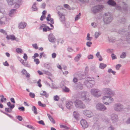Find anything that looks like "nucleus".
I'll use <instances>...</instances> for the list:
<instances>
[{"mask_svg": "<svg viewBox=\"0 0 130 130\" xmlns=\"http://www.w3.org/2000/svg\"><path fill=\"white\" fill-rule=\"evenodd\" d=\"M60 126L61 128H63L65 129H68V127L66 125H60Z\"/></svg>", "mask_w": 130, "mask_h": 130, "instance_id": "nucleus-55", "label": "nucleus"}, {"mask_svg": "<svg viewBox=\"0 0 130 130\" xmlns=\"http://www.w3.org/2000/svg\"><path fill=\"white\" fill-rule=\"evenodd\" d=\"M15 4L14 8L16 9L19 8L22 5V0H13Z\"/></svg>", "mask_w": 130, "mask_h": 130, "instance_id": "nucleus-14", "label": "nucleus"}, {"mask_svg": "<svg viewBox=\"0 0 130 130\" xmlns=\"http://www.w3.org/2000/svg\"><path fill=\"white\" fill-rule=\"evenodd\" d=\"M113 108L114 110L116 111H121L124 109L123 105L120 103L115 104L113 106Z\"/></svg>", "mask_w": 130, "mask_h": 130, "instance_id": "nucleus-3", "label": "nucleus"}, {"mask_svg": "<svg viewBox=\"0 0 130 130\" xmlns=\"http://www.w3.org/2000/svg\"><path fill=\"white\" fill-rule=\"evenodd\" d=\"M83 113L85 115L88 117H91L93 116L92 112L89 110H84L83 111Z\"/></svg>", "mask_w": 130, "mask_h": 130, "instance_id": "nucleus-12", "label": "nucleus"}, {"mask_svg": "<svg viewBox=\"0 0 130 130\" xmlns=\"http://www.w3.org/2000/svg\"><path fill=\"white\" fill-rule=\"evenodd\" d=\"M0 32L2 33L5 35H7V32H6V31L5 30L3 29H0Z\"/></svg>", "mask_w": 130, "mask_h": 130, "instance_id": "nucleus-49", "label": "nucleus"}, {"mask_svg": "<svg viewBox=\"0 0 130 130\" xmlns=\"http://www.w3.org/2000/svg\"><path fill=\"white\" fill-rule=\"evenodd\" d=\"M103 21L105 24H107L110 22L112 20V17L109 13H105L104 14Z\"/></svg>", "mask_w": 130, "mask_h": 130, "instance_id": "nucleus-5", "label": "nucleus"}, {"mask_svg": "<svg viewBox=\"0 0 130 130\" xmlns=\"http://www.w3.org/2000/svg\"><path fill=\"white\" fill-rule=\"evenodd\" d=\"M91 93L92 95L95 97L98 98L100 97L102 94L101 91L99 89H92L91 90Z\"/></svg>", "mask_w": 130, "mask_h": 130, "instance_id": "nucleus-4", "label": "nucleus"}, {"mask_svg": "<svg viewBox=\"0 0 130 130\" xmlns=\"http://www.w3.org/2000/svg\"><path fill=\"white\" fill-rule=\"evenodd\" d=\"M94 79V78H91L90 77H88L87 78V80H85L94 83V81L93 80Z\"/></svg>", "mask_w": 130, "mask_h": 130, "instance_id": "nucleus-33", "label": "nucleus"}, {"mask_svg": "<svg viewBox=\"0 0 130 130\" xmlns=\"http://www.w3.org/2000/svg\"><path fill=\"white\" fill-rule=\"evenodd\" d=\"M18 109L22 111H25V108L24 107H19Z\"/></svg>", "mask_w": 130, "mask_h": 130, "instance_id": "nucleus-60", "label": "nucleus"}, {"mask_svg": "<svg viewBox=\"0 0 130 130\" xmlns=\"http://www.w3.org/2000/svg\"><path fill=\"white\" fill-rule=\"evenodd\" d=\"M39 56V54L37 53H36L34 54V55L32 57V58L33 59H34L36 57H38Z\"/></svg>", "mask_w": 130, "mask_h": 130, "instance_id": "nucleus-63", "label": "nucleus"}, {"mask_svg": "<svg viewBox=\"0 0 130 130\" xmlns=\"http://www.w3.org/2000/svg\"><path fill=\"white\" fill-rule=\"evenodd\" d=\"M17 10L15 9H11L9 12V16L10 17H12L13 16V14L14 13H15V11Z\"/></svg>", "mask_w": 130, "mask_h": 130, "instance_id": "nucleus-23", "label": "nucleus"}, {"mask_svg": "<svg viewBox=\"0 0 130 130\" xmlns=\"http://www.w3.org/2000/svg\"><path fill=\"white\" fill-rule=\"evenodd\" d=\"M6 38L8 40L11 39V40H14L15 39V38L14 35H7L6 36Z\"/></svg>", "mask_w": 130, "mask_h": 130, "instance_id": "nucleus-24", "label": "nucleus"}, {"mask_svg": "<svg viewBox=\"0 0 130 130\" xmlns=\"http://www.w3.org/2000/svg\"><path fill=\"white\" fill-rule=\"evenodd\" d=\"M74 117L76 119V120H78V117L79 116V114L78 112L76 111H74L73 112V113Z\"/></svg>", "mask_w": 130, "mask_h": 130, "instance_id": "nucleus-28", "label": "nucleus"}, {"mask_svg": "<svg viewBox=\"0 0 130 130\" xmlns=\"http://www.w3.org/2000/svg\"><path fill=\"white\" fill-rule=\"evenodd\" d=\"M34 61L36 62V63L37 64H38L40 63V61L38 59H35L34 60Z\"/></svg>", "mask_w": 130, "mask_h": 130, "instance_id": "nucleus-57", "label": "nucleus"}, {"mask_svg": "<svg viewBox=\"0 0 130 130\" xmlns=\"http://www.w3.org/2000/svg\"><path fill=\"white\" fill-rule=\"evenodd\" d=\"M103 92L105 94H109L112 96L113 95L115 94L114 91L109 88H105L103 89Z\"/></svg>", "mask_w": 130, "mask_h": 130, "instance_id": "nucleus-10", "label": "nucleus"}, {"mask_svg": "<svg viewBox=\"0 0 130 130\" xmlns=\"http://www.w3.org/2000/svg\"><path fill=\"white\" fill-rule=\"evenodd\" d=\"M108 72L109 73H111L114 75L116 74V72L112 70L110 68L109 69H108Z\"/></svg>", "mask_w": 130, "mask_h": 130, "instance_id": "nucleus-39", "label": "nucleus"}, {"mask_svg": "<svg viewBox=\"0 0 130 130\" xmlns=\"http://www.w3.org/2000/svg\"><path fill=\"white\" fill-rule=\"evenodd\" d=\"M7 105L9 108H6L5 109V111L7 112L11 113L12 109L15 107V105L14 104H11V103L10 102H7Z\"/></svg>", "mask_w": 130, "mask_h": 130, "instance_id": "nucleus-9", "label": "nucleus"}, {"mask_svg": "<svg viewBox=\"0 0 130 130\" xmlns=\"http://www.w3.org/2000/svg\"><path fill=\"white\" fill-rule=\"evenodd\" d=\"M9 15H8L6 16L3 17L0 19V23L2 25L5 24V22L7 21L10 20V18L9 17Z\"/></svg>", "mask_w": 130, "mask_h": 130, "instance_id": "nucleus-11", "label": "nucleus"}, {"mask_svg": "<svg viewBox=\"0 0 130 130\" xmlns=\"http://www.w3.org/2000/svg\"><path fill=\"white\" fill-rule=\"evenodd\" d=\"M73 103L71 101H67L66 103V105L68 109H70L72 107Z\"/></svg>", "mask_w": 130, "mask_h": 130, "instance_id": "nucleus-20", "label": "nucleus"}, {"mask_svg": "<svg viewBox=\"0 0 130 130\" xmlns=\"http://www.w3.org/2000/svg\"><path fill=\"white\" fill-rule=\"evenodd\" d=\"M106 66L107 65L106 64L103 63H101L100 64L99 68L102 69H103L106 67Z\"/></svg>", "mask_w": 130, "mask_h": 130, "instance_id": "nucleus-35", "label": "nucleus"}, {"mask_svg": "<svg viewBox=\"0 0 130 130\" xmlns=\"http://www.w3.org/2000/svg\"><path fill=\"white\" fill-rule=\"evenodd\" d=\"M36 5V3L35 2L34 3L32 7V9L33 11H36L38 10V8L37 7Z\"/></svg>", "mask_w": 130, "mask_h": 130, "instance_id": "nucleus-25", "label": "nucleus"}, {"mask_svg": "<svg viewBox=\"0 0 130 130\" xmlns=\"http://www.w3.org/2000/svg\"><path fill=\"white\" fill-rule=\"evenodd\" d=\"M107 101H108L109 103H111L113 102V99L111 96H109L108 99Z\"/></svg>", "mask_w": 130, "mask_h": 130, "instance_id": "nucleus-38", "label": "nucleus"}, {"mask_svg": "<svg viewBox=\"0 0 130 130\" xmlns=\"http://www.w3.org/2000/svg\"><path fill=\"white\" fill-rule=\"evenodd\" d=\"M87 57L88 59H92L93 58V56L92 55L90 54Z\"/></svg>", "mask_w": 130, "mask_h": 130, "instance_id": "nucleus-52", "label": "nucleus"}, {"mask_svg": "<svg viewBox=\"0 0 130 130\" xmlns=\"http://www.w3.org/2000/svg\"><path fill=\"white\" fill-rule=\"evenodd\" d=\"M82 54H81L79 53L74 58V60L76 62L78 61L79 60Z\"/></svg>", "mask_w": 130, "mask_h": 130, "instance_id": "nucleus-26", "label": "nucleus"}, {"mask_svg": "<svg viewBox=\"0 0 130 130\" xmlns=\"http://www.w3.org/2000/svg\"><path fill=\"white\" fill-rule=\"evenodd\" d=\"M77 87L80 90H82L83 88V84L80 83H79L77 84Z\"/></svg>", "mask_w": 130, "mask_h": 130, "instance_id": "nucleus-32", "label": "nucleus"}, {"mask_svg": "<svg viewBox=\"0 0 130 130\" xmlns=\"http://www.w3.org/2000/svg\"><path fill=\"white\" fill-rule=\"evenodd\" d=\"M100 34L101 33L100 32H95L94 34L95 38L96 39L97 38Z\"/></svg>", "mask_w": 130, "mask_h": 130, "instance_id": "nucleus-43", "label": "nucleus"}, {"mask_svg": "<svg viewBox=\"0 0 130 130\" xmlns=\"http://www.w3.org/2000/svg\"><path fill=\"white\" fill-rule=\"evenodd\" d=\"M96 107L97 110L101 111H104L107 109L104 105L101 103H98L96 105Z\"/></svg>", "mask_w": 130, "mask_h": 130, "instance_id": "nucleus-7", "label": "nucleus"}, {"mask_svg": "<svg viewBox=\"0 0 130 130\" xmlns=\"http://www.w3.org/2000/svg\"><path fill=\"white\" fill-rule=\"evenodd\" d=\"M40 95L42 96H44L46 98L48 97L49 96L48 94L45 91H43L42 93H40Z\"/></svg>", "mask_w": 130, "mask_h": 130, "instance_id": "nucleus-29", "label": "nucleus"}, {"mask_svg": "<svg viewBox=\"0 0 130 130\" xmlns=\"http://www.w3.org/2000/svg\"><path fill=\"white\" fill-rule=\"evenodd\" d=\"M21 73H22L23 74L25 75V74L27 73V72L25 69H23Z\"/></svg>", "mask_w": 130, "mask_h": 130, "instance_id": "nucleus-51", "label": "nucleus"}, {"mask_svg": "<svg viewBox=\"0 0 130 130\" xmlns=\"http://www.w3.org/2000/svg\"><path fill=\"white\" fill-rule=\"evenodd\" d=\"M111 119L113 123L116 122L118 121V118L117 115L113 114L111 116Z\"/></svg>", "mask_w": 130, "mask_h": 130, "instance_id": "nucleus-16", "label": "nucleus"}, {"mask_svg": "<svg viewBox=\"0 0 130 130\" xmlns=\"http://www.w3.org/2000/svg\"><path fill=\"white\" fill-rule=\"evenodd\" d=\"M124 5L125 6V7L123 8V9L121 8V7L119 5H117L116 6V7L117 9L120 10L121 11H122V10L125 12H127V8L126 6L127 5L126 3H124Z\"/></svg>", "mask_w": 130, "mask_h": 130, "instance_id": "nucleus-17", "label": "nucleus"}, {"mask_svg": "<svg viewBox=\"0 0 130 130\" xmlns=\"http://www.w3.org/2000/svg\"><path fill=\"white\" fill-rule=\"evenodd\" d=\"M46 20L47 21H50L51 20V15L50 14H49L47 17H46Z\"/></svg>", "mask_w": 130, "mask_h": 130, "instance_id": "nucleus-53", "label": "nucleus"}, {"mask_svg": "<svg viewBox=\"0 0 130 130\" xmlns=\"http://www.w3.org/2000/svg\"><path fill=\"white\" fill-rule=\"evenodd\" d=\"M47 115L50 120V121L52 122L53 124H55V121L53 119V118L50 115V114L48 113L47 114Z\"/></svg>", "mask_w": 130, "mask_h": 130, "instance_id": "nucleus-27", "label": "nucleus"}, {"mask_svg": "<svg viewBox=\"0 0 130 130\" xmlns=\"http://www.w3.org/2000/svg\"><path fill=\"white\" fill-rule=\"evenodd\" d=\"M126 30L122 29L118 31L119 34H122L124 35L126 37V41L128 43H130V34L129 32L126 31Z\"/></svg>", "mask_w": 130, "mask_h": 130, "instance_id": "nucleus-2", "label": "nucleus"}, {"mask_svg": "<svg viewBox=\"0 0 130 130\" xmlns=\"http://www.w3.org/2000/svg\"><path fill=\"white\" fill-rule=\"evenodd\" d=\"M108 97L109 96H103V101H104L105 100L106 101H108Z\"/></svg>", "mask_w": 130, "mask_h": 130, "instance_id": "nucleus-54", "label": "nucleus"}, {"mask_svg": "<svg viewBox=\"0 0 130 130\" xmlns=\"http://www.w3.org/2000/svg\"><path fill=\"white\" fill-rule=\"evenodd\" d=\"M121 66V64H118L116 65V68L117 70L119 69L120 68Z\"/></svg>", "mask_w": 130, "mask_h": 130, "instance_id": "nucleus-56", "label": "nucleus"}, {"mask_svg": "<svg viewBox=\"0 0 130 130\" xmlns=\"http://www.w3.org/2000/svg\"><path fill=\"white\" fill-rule=\"evenodd\" d=\"M16 52L19 54L22 53L23 52L21 48H17L15 50Z\"/></svg>", "mask_w": 130, "mask_h": 130, "instance_id": "nucleus-40", "label": "nucleus"}, {"mask_svg": "<svg viewBox=\"0 0 130 130\" xmlns=\"http://www.w3.org/2000/svg\"><path fill=\"white\" fill-rule=\"evenodd\" d=\"M108 4L112 6H115L116 5V3L113 0H109L107 2Z\"/></svg>", "mask_w": 130, "mask_h": 130, "instance_id": "nucleus-22", "label": "nucleus"}, {"mask_svg": "<svg viewBox=\"0 0 130 130\" xmlns=\"http://www.w3.org/2000/svg\"><path fill=\"white\" fill-rule=\"evenodd\" d=\"M94 83L85 80L84 82V85H86L88 88H91Z\"/></svg>", "mask_w": 130, "mask_h": 130, "instance_id": "nucleus-19", "label": "nucleus"}, {"mask_svg": "<svg viewBox=\"0 0 130 130\" xmlns=\"http://www.w3.org/2000/svg\"><path fill=\"white\" fill-rule=\"evenodd\" d=\"M126 21V19L125 18H123L119 20V22L122 24H124Z\"/></svg>", "mask_w": 130, "mask_h": 130, "instance_id": "nucleus-46", "label": "nucleus"}, {"mask_svg": "<svg viewBox=\"0 0 130 130\" xmlns=\"http://www.w3.org/2000/svg\"><path fill=\"white\" fill-rule=\"evenodd\" d=\"M58 14L60 17V21L63 24L65 23V19L64 15L62 13H61L60 12L58 11Z\"/></svg>", "mask_w": 130, "mask_h": 130, "instance_id": "nucleus-13", "label": "nucleus"}, {"mask_svg": "<svg viewBox=\"0 0 130 130\" xmlns=\"http://www.w3.org/2000/svg\"><path fill=\"white\" fill-rule=\"evenodd\" d=\"M29 96L32 98H34L35 96V95L34 93L30 92L29 93Z\"/></svg>", "mask_w": 130, "mask_h": 130, "instance_id": "nucleus-47", "label": "nucleus"}, {"mask_svg": "<svg viewBox=\"0 0 130 130\" xmlns=\"http://www.w3.org/2000/svg\"><path fill=\"white\" fill-rule=\"evenodd\" d=\"M106 51L108 53H111L113 52V50L108 48L107 50Z\"/></svg>", "mask_w": 130, "mask_h": 130, "instance_id": "nucleus-59", "label": "nucleus"}, {"mask_svg": "<svg viewBox=\"0 0 130 130\" xmlns=\"http://www.w3.org/2000/svg\"><path fill=\"white\" fill-rule=\"evenodd\" d=\"M54 99L55 101H58L59 99V98L57 95H56L54 96Z\"/></svg>", "mask_w": 130, "mask_h": 130, "instance_id": "nucleus-48", "label": "nucleus"}, {"mask_svg": "<svg viewBox=\"0 0 130 130\" xmlns=\"http://www.w3.org/2000/svg\"><path fill=\"white\" fill-rule=\"evenodd\" d=\"M61 87L62 88L63 91L64 92H69L70 91L69 89L65 86H64L63 88L61 86Z\"/></svg>", "mask_w": 130, "mask_h": 130, "instance_id": "nucleus-31", "label": "nucleus"}, {"mask_svg": "<svg viewBox=\"0 0 130 130\" xmlns=\"http://www.w3.org/2000/svg\"><path fill=\"white\" fill-rule=\"evenodd\" d=\"M103 7V6L102 5H97L92 8L91 10L94 13H95L99 12Z\"/></svg>", "mask_w": 130, "mask_h": 130, "instance_id": "nucleus-8", "label": "nucleus"}, {"mask_svg": "<svg viewBox=\"0 0 130 130\" xmlns=\"http://www.w3.org/2000/svg\"><path fill=\"white\" fill-rule=\"evenodd\" d=\"M63 6L64 7L67 8L68 9H70V7L69 5L67 4H64L63 5Z\"/></svg>", "mask_w": 130, "mask_h": 130, "instance_id": "nucleus-58", "label": "nucleus"}, {"mask_svg": "<svg viewBox=\"0 0 130 130\" xmlns=\"http://www.w3.org/2000/svg\"><path fill=\"white\" fill-rule=\"evenodd\" d=\"M24 66L25 67H27L28 68H30V66L29 64L28 63L26 62H25Z\"/></svg>", "mask_w": 130, "mask_h": 130, "instance_id": "nucleus-64", "label": "nucleus"}, {"mask_svg": "<svg viewBox=\"0 0 130 130\" xmlns=\"http://www.w3.org/2000/svg\"><path fill=\"white\" fill-rule=\"evenodd\" d=\"M90 34L88 33L87 34V36L86 37V40H87L91 41L92 39V37H90Z\"/></svg>", "mask_w": 130, "mask_h": 130, "instance_id": "nucleus-41", "label": "nucleus"}, {"mask_svg": "<svg viewBox=\"0 0 130 130\" xmlns=\"http://www.w3.org/2000/svg\"><path fill=\"white\" fill-rule=\"evenodd\" d=\"M111 57L112 58V59L113 60L116 59L117 58L116 55L113 53L111 54Z\"/></svg>", "mask_w": 130, "mask_h": 130, "instance_id": "nucleus-61", "label": "nucleus"}, {"mask_svg": "<svg viewBox=\"0 0 130 130\" xmlns=\"http://www.w3.org/2000/svg\"><path fill=\"white\" fill-rule=\"evenodd\" d=\"M38 105L42 107H45L46 106V104H42L40 101H39L38 102Z\"/></svg>", "mask_w": 130, "mask_h": 130, "instance_id": "nucleus-37", "label": "nucleus"}, {"mask_svg": "<svg viewBox=\"0 0 130 130\" xmlns=\"http://www.w3.org/2000/svg\"><path fill=\"white\" fill-rule=\"evenodd\" d=\"M126 56V53L123 52L122 53V54L120 56V57L121 58H125Z\"/></svg>", "mask_w": 130, "mask_h": 130, "instance_id": "nucleus-42", "label": "nucleus"}, {"mask_svg": "<svg viewBox=\"0 0 130 130\" xmlns=\"http://www.w3.org/2000/svg\"><path fill=\"white\" fill-rule=\"evenodd\" d=\"M80 124L84 128L88 127V125L86 120L82 119L80 121Z\"/></svg>", "mask_w": 130, "mask_h": 130, "instance_id": "nucleus-15", "label": "nucleus"}, {"mask_svg": "<svg viewBox=\"0 0 130 130\" xmlns=\"http://www.w3.org/2000/svg\"><path fill=\"white\" fill-rule=\"evenodd\" d=\"M7 1L8 5L10 6L13 5L15 3L13 0H7Z\"/></svg>", "mask_w": 130, "mask_h": 130, "instance_id": "nucleus-34", "label": "nucleus"}, {"mask_svg": "<svg viewBox=\"0 0 130 130\" xmlns=\"http://www.w3.org/2000/svg\"><path fill=\"white\" fill-rule=\"evenodd\" d=\"M80 15L81 14L80 13H79L78 14L76 15L75 18V20L77 21L80 18Z\"/></svg>", "mask_w": 130, "mask_h": 130, "instance_id": "nucleus-45", "label": "nucleus"}, {"mask_svg": "<svg viewBox=\"0 0 130 130\" xmlns=\"http://www.w3.org/2000/svg\"><path fill=\"white\" fill-rule=\"evenodd\" d=\"M48 39L50 42L55 43L56 40L55 38L52 34H50L48 36Z\"/></svg>", "mask_w": 130, "mask_h": 130, "instance_id": "nucleus-18", "label": "nucleus"}, {"mask_svg": "<svg viewBox=\"0 0 130 130\" xmlns=\"http://www.w3.org/2000/svg\"><path fill=\"white\" fill-rule=\"evenodd\" d=\"M92 44V42L91 41H88L86 42V44L87 46L89 47L91 46V45Z\"/></svg>", "mask_w": 130, "mask_h": 130, "instance_id": "nucleus-50", "label": "nucleus"}, {"mask_svg": "<svg viewBox=\"0 0 130 130\" xmlns=\"http://www.w3.org/2000/svg\"><path fill=\"white\" fill-rule=\"evenodd\" d=\"M38 122L39 124L42 125H45L44 121L42 120H41L38 121Z\"/></svg>", "mask_w": 130, "mask_h": 130, "instance_id": "nucleus-62", "label": "nucleus"}, {"mask_svg": "<svg viewBox=\"0 0 130 130\" xmlns=\"http://www.w3.org/2000/svg\"><path fill=\"white\" fill-rule=\"evenodd\" d=\"M80 79H84L86 78V76L84 74H81L79 76Z\"/></svg>", "mask_w": 130, "mask_h": 130, "instance_id": "nucleus-44", "label": "nucleus"}, {"mask_svg": "<svg viewBox=\"0 0 130 130\" xmlns=\"http://www.w3.org/2000/svg\"><path fill=\"white\" fill-rule=\"evenodd\" d=\"M87 92L86 91H82L80 92L79 94V98L81 100L84 101L86 102L89 101L90 100L88 97L86 96Z\"/></svg>", "mask_w": 130, "mask_h": 130, "instance_id": "nucleus-1", "label": "nucleus"}, {"mask_svg": "<svg viewBox=\"0 0 130 130\" xmlns=\"http://www.w3.org/2000/svg\"><path fill=\"white\" fill-rule=\"evenodd\" d=\"M26 25L27 24L25 22H21L19 24V29H23L26 27Z\"/></svg>", "mask_w": 130, "mask_h": 130, "instance_id": "nucleus-21", "label": "nucleus"}, {"mask_svg": "<svg viewBox=\"0 0 130 130\" xmlns=\"http://www.w3.org/2000/svg\"><path fill=\"white\" fill-rule=\"evenodd\" d=\"M96 56L99 58V60L100 61H102L103 60V59L101 56L100 54V53L99 52H98L96 54Z\"/></svg>", "mask_w": 130, "mask_h": 130, "instance_id": "nucleus-30", "label": "nucleus"}, {"mask_svg": "<svg viewBox=\"0 0 130 130\" xmlns=\"http://www.w3.org/2000/svg\"><path fill=\"white\" fill-rule=\"evenodd\" d=\"M74 103L75 106L76 108L84 109L86 107L85 105L80 100H76L74 102Z\"/></svg>", "mask_w": 130, "mask_h": 130, "instance_id": "nucleus-6", "label": "nucleus"}, {"mask_svg": "<svg viewBox=\"0 0 130 130\" xmlns=\"http://www.w3.org/2000/svg\"><path fill=\"white\" fill-rule=\"evenodd\" d=\"M32 111H34V113L36 115L38 113L37 111V109L35 106H33L32 108Z\"/></svg>", "mask_w": 130, "mask_h": 130, "instance_id": "nucleus-36", "label": "nucleus"}]
</instances>
